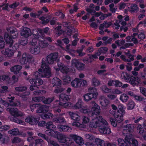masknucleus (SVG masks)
<instances>
[{
	"instance_id": "6ab92c4d",
	"label": "nucleus",
	"mask_w": 146,
	"mask_h": 146,
	"mask_svg": "<svg viewBox=\"0 0 146 146\" xmlns=\"http://www.w3.org/2000/svg\"><path fill=\"white\" fill-rule=\"evenodd\" d=\"M58 129L61 132H70L72 130L71 128L69 126L59 125L57 127Z\"/></svg>"
},
{
	"instance_id": "e433bc0d",
	"label": "nucleus",
	"mask_w": 146,
	"mask_h": 146,
	"mask_svg": "<svg viewBox=\"0 0 146 146\" xmlns=\"http://www.w3.org/2000/svg\"><path fill=\"white\" fill-rule=\"evenodd\" d=\"M69 99V96L66 94H62L60 95V100L61 101H68Z\"/></svg>"
},
{
	"instance_id": "72a5a7b5",
	"label": "nucleus",
	"mask_w": 146,
	"mask_h": 146,
	"mask_svg": "<svg viewBox=\"0 0 146 146\" xmlns=\"http://www.w3.org/2000/svg\"><path fill=\"white\" fill-rule=\"evenodd\" d=\"M46 127L47 129L55 130L56 129V126L53 124L52 122L49 121L46 123Z\"/></svg>"
},
{
	"instance_id": "473e14b6",
	"label": "nucleus",
	"mask_w": 146,
	"mask_h": 146,
	"mask_svg": "<svg viewBox=\"0 0 146 146\" xmlns=\"http://www.w3.org/2000/svg\"><path fill=\"white\" fill-rule=\"evenodd\" d=\"M123 115L121 114L118 113L117 112L115 114L114 117L115 118L116 120L119 123L121 122L123 120Z\"/></svg>"
},
{
	"instance_id": "5701e85b",
	"label": "nucleus",
	"mask_w": 146,
	"mask_h": 146,
	"mask_svg": "<svg viewBox=\"0 0 146 146\" xmlns=\"http://www.w3.org/2000/svg\"><path fill=\"white\" fill-rule=\"evenodd\" d=\"M30 50L31 53L35 54H38L40 52V47L36 45L31 46L30 47Z\"/></svg>"
},
{
	"instance_id": "a19ab883",
	"label": "nucleus",
	"mask_w": 146,
	"mask_h": 146,
	"mask_svg": "<svg viewBox=\"0 0 146 146\" xmlns=\"http://www.w3.org/2000/svg\"><path fill=\"white\" fill-rule=\"evenodd\" d=\"M124 106L122 105H120L118 106V111L117 112L118 113L122 114L124 115L125 113V111L124 110Z\"/></svg>"
},
{
	"instance_id": "2f4dec72",
	"label": "nucleus",
	"mask_w": 146,
	"mask_h": 146,
	"mask_svg": "<svg viewBox=\"0 0 146 146\" xmlns=\"http://www.w3.org/2000/svg\"><path fill=\"white\" fill-rule=\"evenodd\" d=\"M61 80L58 78L54 77L52 80V82L54 86H59L61 84Z\"/></svg>"
},
{
	"instance_id": "a18cd8bd",
	"label": "nucleus",
	"mask_w": 146,
	"mask_h": 146,
	"mask_svg": "<svg viewBox=\"0 0 146 146\" xmlns=\"http://www.w3.org/2000/svg\"><path fill=\"white\" fill-rule=\"evenodd\" d=\"M115 5L114 4L111 3L109 5L110 7V10L112 13H114L117 9V6H114Z\"/></svg>"
},
{
	"instance_id": "864d4df0",
	"label": "nucleus",
	"mask_w": 146,
	"mask_h": 146,
	"mask_svg": "<svg viewBox=\"0 0 146 146\" xmlns=\"http://www.w3.org/2000/svg\"><path fill=\"white\" fill-rule=\"evenodd\" d=\"M26 54L24 53L22 55V57L20 60V62L21 64H24L27 63V61L26 60Z\"/></svg>"
},
{
	"instance_id": "bb28decb",
	"label": "nucleus",
	"mask_w": 146,
	"mask_h": 146,
	"mask_svg": "<svg viewBox=\"0 0 146 146\" xmlns=\"http://www.w3.org/2000/svg\"><path fill=\"white\" fill-rule=\"evenodd\" d=\"M58 66L61 72L63 73L66 74L69 71L68 68L61 63L58 64Z\"/></svg>"
},
{
	"instance_id": "e2e57ef3",
	"label": "nucleus",
	"mask_w": 146,
	"mask_h": 146,
	"mask_svg": "<svg viewBox=\"0 0 146 146\" xmlns=\"http://www.w3.org/2000/svg\"><path fill=\"white\" fill-rule=\"evenodd\" d=\"M9 79V77L8 75H4L0 76V81H7Z\"/></svg>"
},
{
	"instance_id": "79ce46f5",
	"label": "nucleus",
	"mask_w": 146,
	"mask_h": 146,
	"mask_svg": "<svg viewBox=\"0 0 146 146\" xmlns=\"http://www.w3.org/2000/svg\"><path fill=\"white\" fill-rule=\"evenodd\" d=\"M137 132L140 134H142L144 132V130L142 126L140 124H138L137 127Z\"/></svg>"
},
{
	"instance_id": "bf43d9fd",
	"label": "nucleus",
	"mask_w": 146,
	"mask_h": 146,
	"mask_svg": "<svg viewBox=\"0 0 146 146\" xmlns=\"http://www.w3.org/2000/svg\"><path fill=\"white\" fill-rule=\"evenodd\" d=\"M92 84L95 86H98L100 84L99 81L95 77L92 79Z\"/></svg>"
},
{
	"instance_id": "c756f323",
	"label": "nucleus",
	"mask_w": 146,
	"mask_h": 146,
	"mask_svg": "<svg viewBox=\"0 0 146 146\" xmlns=\"http://www.w3.org/2000/svg\"><path fill=\"white\" fill-rule=\"evenodd\" d=\"M68 114L71 118L74 120L79 121L80 119L79 116L77 113L71 111L68 112Z\"/></svg>"
},
{
	"instance_id": "f03ea898",
	"label": "nucleus",
	"mask_w": 146,
	"mask_h": 146,
	"mask_svg": "<svg viewBox=\"0 0 146 146\" xmlns=\"http://www.w3.org/2000/svg\"><path fill=\"white\" fill-rule=\"evenodd\" d=\"M122 128L123 129L121 134L122 136L125 137L126 139H131L133 137L131 132L133 131L134 128L133 125L128 123L123 125Z\"/></svg>"
},
{
	"instance_id": "58836bf2",
	"label": "nucleus",
	"mask_w": 146,
	"mask_h": 146,
	"mask_svg": "<svg viewBox=\"0 0 146 146\" xmlns=\"http://www.w3.org/2000/svg\"><path fill=\"white\" fill-rule=\"evenodd\" d=\"M84 99L85 101L88 102L91 100L92 98H94V96L89 93L84 95Z\"/></svg>"
},
{
	"instance_id": "4c0bfd02",
	"label": "nucleus",
	"mask_w": 146,
	"mask_h": 146,
	"mask_svg": "<svg viewBox=\"0 0 146 146\" xmlns=\"http://www.w3.org/2000/svg\"><path fill=\"white\" fill-rule=\"evenodd\" d=\"M10 120L14 122L20 124L24 125V124L25 123L24 121H22V120L16 118V117L11 118L10 119Z\"/></svg>"
},
{
	"instance_id": "20e7f679",
	"label": "nucleus",
	"mask_w": 146,
	"mask_h": 146,
	"mask_svg": "<svg viewBox=\"0 0 146 146\" xmlns=\"http://www.w3.org/2000/svg\"><path fill=\"white\" fill-rule=\"evenodd\" d=\"M104 121L102 125L99 126V131L102 133L109 134L111 133L110 129L108 127L107 121L105 120Z\"/></svg>"
},
{
	"instance_id": "3c124183",
	"label": "nucleus",
	"mask_w": 146,
	"mask_h": 146,
	"mask_svg": "<svg viewBox=\"0 0 146 146\" xmlns=\"http://www.w3.org/2000/svg\"><path fill=\"white\" fill-rule=\"evenodd\" d=\"M59 104L63 108H68L71 106V104L70 102H59Z\"/></svg>"
},
{
	"instance_id": "f3484780",
	"label": "nucleus",
	"mask_w": 146,
	"mask_h": 146,
	"mask_svg": "<svg viewBox=\"0 0 146 146\" xmlns=\"http://www.w3.org/2000/svg\"><path fill=\"white\" fill-rule=\"evenodd\" d=\"M67 139L68 138L66 135L60 134L57 139V140L59 142L68 144L70 145L72 144L73 142H68Z\"/></svg>"
},
{
	"instance_id": "412c9836",
	"label": "nucleus",
	"mask_w": 146,
	"mask_h": 146,
	"mask_svg": "<svg viewBox=\"0 0 146 146\" xmlns=\"http://www.w3.org/2000/svg\"><path fill=\"white\" fill-rule=\"evenodd\" d=\"M49 107L45 105H42L39 104L38 109L36 110L38 113H40L42 112H47L49 111Z\"/></svg>"
},
{
	"instance_id": "a211bd4d",
	"label": "nucleus",
	"mask_w": 146,
	"mask_h": 146,
	"mask_svg": "<svg viewBox=\"0 0 146 146\" xmlns=\"http://www.w3.org/2000/svg\"><path fill=\"white\" fill-rule=\"evenodd\" d=\"M25 121L31 125H35L38 123L37 119L33 116H29L25 119Z\"/></svg>"
},
{
	"instance_id": "774afa93",
	"label": "nucleus",
	"mask_w": 146,
	"mask_h": 146,
	"mask_svg": "<svg viewBox=\"0 0 146 146\" xmlns=\"http://www.w3.org/2000/svg\"><path fill=\"white\" fill-rule=\"evenodd\" d=\"M47 141L49 143L53 145V146H60L57 142L53 140H50L49 139Z\"/></svg>"
},
{
	"instance_id": "f8f14e48",
	"label": "nucleus",
	"mask_w": 146,
	"mask_h": 146,
	"mask_svg": "<svg viewBox=\"0 0 146 146\" xmlns=\"http://www.w3.org/2000/svg\"><path fill=\"white\" fill-rule=\"evenodd\" d=\"M69 136L73 139L77 144L80 145H82L84 144V140L81 137L73 134H70Z\"/></svg>"
},
{
	"instance_id": "0eeeda50",
	"label": "nucleus",
	"mask_w": 146,
	"mask_h": 146,
	"mask_svg": "<svg viewBox=\"0 0 146 146\" xmlns=\"http://www.w3.org/2000/svg\"><path fill=\"white\" fill-rule=\"evenodd\" d=\"M71 66L75 67L78 70L80 71L83 70L85 68V64L76 58L72 60Z\"/></svg>"
},
{
	"instance_id": "9b49d317",
	"label": "nucleus",
	"mask_w": 146,
	"mask_h": 146,
	"mask_svg": "<svg viewBox=\"0 0 146 146\" xmlns=\"http://www.w3.org/2000/svg\"><path fill=\"white\" fill-rule=\"evenodd\" d=\"M133 86L137 85L141 82L140 79L138 77L130 76L127 81Z\"/></svg>"
},
{
	"instance_id": "7c9ffc66",
	"label": "nucleus",
	"mask_w": 146,
	"mask_h": 146,
	"mask_svg": "<svg viewBox=\"0 0 146 146\" xmlns=\"http://www.w3.org/2000/svg\"><path fill=\"white\" fill-rule=\"evenodd\" d=\"M53 115L52 113H43L41 115L42 118L44 119H52L53 118Z\"/></svg>"
},
{
	"instance_id": "dca6fc26",
	"label": "nucleus",
	"mask_w": 146,
	"mask_h": 146,
	"mask_svg": "<svg viewBox=\"0 0 146 146\" xmlns=\"http://www.w3.org/2000/svg\"><path fill=\"white\" fill-rule=\"evenodd\" d=\"M65 114V113L60 114L58 116L55 118L53 119V121L56 123H66V121L65 118L62 116Z\"/></svg>"
},
{
	"instance_id": "f704fd0d",
	"label": "nucleus",
	"mask_w": 146,
	"mask_h": 146,
	"mask_svg": "<svg viewBox=\"0 0 146 146\" xmlns=\"http://www.w3.org/2000/svg\"><path fill=\"white\" fill-rule=\"evenodd\" d=\"M111 25V23H108L107 21H105L104 23L101 24L99 27V29H103L104 28H107Z\"/></svg>"
},
{
	"instance_id": "37998d69",
	"label": "nucleus",
	"mask_w": 146,
	"mask_h": 146,
	"mask_svg": "<svg viewBox=\"0 0 146 146\" xmlns=\"http://www.w3.org/2000/svg\"><path fill=\"white\" fill-rule=\"evenodd\" d=\"M27 88L25 86H20L15 88L16 91L18 92H23L27 90Z\"/></svg>"
},
{
	"instance_id": "5fc2aeb1",
	"label": "nucleus",
	"mask_w": 146,
	"mask_h": 146,
	"mask_svg": "<svg viewBox=\"0 0 146 146\" xmlns=\"http://www.w3.org/2000/svg\"><path fill=\"white\" fill-rule=\"evenodd\" d=\"M45 98L43 96L35 97L33 98L32 100L36 102H40L42 101Z\"/></svg>"
},
{
	"instance_id": "f257e3e1",
	"label": "nucleus",
	"mask_w": 146,
	"mask_h": 146,
	"mask_svg": "<svg viewBox=\"0 0 146 146\" xmlns=\"http://www.w3.org/2000/svg\"><path fill=\"white\" fill-rule=\"evenodd\" d=\"M16 29L14 27H10V54L12 56L18 47L17 45L15 44L11 46L13 44V40L12 39L15 38L17 36V34L15 31Z\"/></svg>"
},
{
	"instance_id": "0e129e2a",
	"label": "nucleus",
	"mask_w": 146,
	"mask_h": 146,
	"mask_svg": "<svg viewBox=\"0 0 146 146\" xmlns=\"http://www.w3.org/2000/svg\"><path fill=\"white\" fill-rule=\"evenodd\" d=\"M60 134L59 133L58 131L52 130L51 136L53 137L54 138H56L57 139Z\"/></svg>"
},
{
	"instance_id": "cd10ccee",
	"label": "nucleus",
	"mask_w": 146,
	"mask_h": 146,
	"mask_svg": "<svg viewBox=\"0 0 146 146\" xmlns=\"http://www.w3.org/2000/svg\"><path fill=\"white\" fill-rule=\"evenodd\" d=\"M139 8L135 4H133L128 7V10L131 13L136 12L138 11Z\"/></svg>"
},
{
	"instance_id": "ea45409f",
	"label": "nucleus",
	"mask_w": 146,
	"mask_h": 146,
	"mask_svg": "<svg viewBox=\"0 0 146 146\" xmlns=\"http://www.w3.org/2000/svg\"><path fill=\"white\" fill-rule=\"evenodd\" d=\"M39 72L36 71L33 74V76L34 78L36 79H38L39 77H42V74L41 73L42 70L41 69L38 70Z\"/></svg>"
},
{
	"instance_id": "ddd939ff",
	"label": "nucleus",
	"mask_w": 146,
	"mask_h": 146,
	"mask_svg": "<svg viewBox=\"0 0 146 146\" xmlns=\"http://www.w3.org/2000/svg\"><path fill=\"white\" fill-rule=\"evenodd\" d=\"M100 104L103 108H107L109 107L110 101L104 96H101L100 98Z\"/></svg>"
},
{
	"instance_id": "49530a36",
	"label": "nucleus",
	"mask_w": 146,
	"mask_h": 146,
	"mask_svg": "<svg viewBox=\"0 0 146 146\" xmlns=\"http://www.w3.org/2000/svg\"><path fill=\"white\" fill-rule=\"evenodd\" d=\"M134 98L136 100L139 101H142L143 104H146V99H144L143 97L135 95Z\"/></svg>"
},
{
	"instance_id": "4468645a",
	"label": "nucleus",
	"mask_w": 146,
	"mask_h": 146,
	"mask_svg": "<svg viewBox=\"0 0 146 146\" xmlns=\"http://www.w3.org/2000/svg\"><path fill=\"white\" fill-rule=\"evenodd\" d=\"M89 121V119L88 117L85 116L82 117V124H80L79 122H74L72 123V125L74 126L78 127H84V124L88 123Z\"/></svg>"
},
{
	"instance_id": "338daca9",
	"label": "nucleus",
	"mask_w": 146,
	"mask_h": 146,
	"mask_svg": "<svg viewBox=\"0 0 146 146\" xmlns=\"http://www.w3.org/2000/svg\"><path fill=\"white\" fill-rule=\"evenodd\" d=\"M4 38L7 44H9V34L8 32H5L4 35Z\"/></svg>"
},
{
	"instance_id": "c03bdc74",
	"label": "nucleus",
	"mask_w": 146,
	"mask_h": 146,
	"mask_svg": "<svg viewBox=\"0 0 146 146\" xmlns=\"http://www.w3.org/2000/svg\"><path fill=\"white\" fill-rule=\"evenodd\" d=\"M134 106L135 103L132 100H130L129 101L127 105V109L129 110H132L134 108Z\"/></svg>"
},
{
	"instance_id": "1a4fd4ad",
	"label": "nucleus",
	"mask_w": 146,
	"mask_h": 146,
	"mask_svg": "<svg viewBox=\"0 0 146 146\" xmlns=\"http://www.w3.org/2000/svg\"><path fill=\"white\" fill-rule=\"evenodd\" d=\"M127 52H124V53L129 58L127 59L126 58V56L124 55H121L120 58L124 62H130L134 60V55H132L130 53V51L128 50H126Z\"/></svg>"
},
{
	"instance_id": "de8ad7c7",
	"label": "nucleus",
	"mask_w": 146,
	"mask_h": 146,
	"mask_svg": "<svg viewBox=\"0 0 146 146\" xmlns=\"http://www.w3.org/2000/svg\"><path fill=\"white\" fill-rule=\"evenodd\" d=\"M128 99V96L125 94H122L120 98V100L123 102H126Z\"/></svg>"
},
{
	"instance_id": "2eb2a0df",
	"label": "nucleus",
	"mask_w": 146,
	"mask_h": 146,
	"mask_svg": "<svg viewBox=\"0 0 146 146\" xmlns=\"http://www.w3.org/2000/svg\"><path fill=\"white\" fill-rule=\"evenodd\" d=\"M125 141L121 138H119L117 139V141L118 143V145L120 146H131V143L129 141L131 139H125Z\"/></svg>"
},
{
	"instance_id": "13d9d810",
	"label": "nucleus",
	"mask_w": 146,
	"mask_h": 146,
	"mask_svg": "<svg viewBox=\"0 0 146 146\" xmlns=\"http://www.w3.org/2000/svg\"><path fill=\"white\" fill-rule=\"evenodd\" d=\"M35 141L37 146H42L44 144L43 141L41 139H36Z\"/></svg>"
},
{
	"instance_id": "4be33fe9",
	"label": "nucleus",
	"mask_w": 146,
	"mask_h": 146,
	"mask_svg": "<svg viewBox=\"0 0 146 146\" xmlns=\"http://www.w3.org/2000/svg\"><path fill=\"white\" fill-rule=\"evenodd\" d=\"M14 97H11L10 98V106L21 107L23 105H24V104H21L19 101H17L14 102L13 100H14Z\"/></svg>"
},
{
	"instance_id": "69168bd1",
	"label": "nucleus",
	"mask_w": 146,
	"mask_h": 146,
	"mask_svg": "<svg viewBox=\"0 0 146 146\" xmlns=\"http://www.w3.org/2000/svg\"><path fill=\"white\" fill-rule=\"evenodd\" d=\"M115 42L118 46H120L124 45L125 43V41L124 40H116Z\"/></svg>"
},
{
	"instance_id": "c9c22d12",
	"label": "nucleus",
	"mask_w": 146,
	"mask_h": 146,
	"mask_svg": "<svg viewBox=\"0 0 146 146\" xmlns=\"http://www.w3.org/2000/svg\"><path fill=\"white\" fill-rule=\"evenodd\" d=\"M95 143L97 146H104V141L99 138H96L95 139Z\"/></svg>"
},
{
	"instance_id": "b1692460",
	"label": "nucleus",
	"mask_w": 146,
	"mask_h": 146,
	"mask_svg": "<svg viewBox=\"0 0 146 146\" xmlns=\"http://www.w3.org/2000/svg\"><path fill=\"white\" fill-rule=\"evenodd\" d=\"M80 82H81L80 79L78 78H76L71 82V85L72 87L75 88L80 87Z\"/></svg>"
},
{
	"instance_id": "680f3d73",
	"label": "nucleus",
	"mask_w": 146,
	"mask_h": 146,
	"mask_svg": "<svg viewBox=\"0 0 146 146\" xmlns=\"http://www.w3.org/2000/svg\"><path fill=\"white\" fill-rule=\"evenodd\" d=\"M54 97H52L51 98H48L45 99H44L42 101L44 104H48L51 103L54 100Z\"/></svg>"
},
{
	"instance_id": "423d86ee",
	"label": "nucleus",
	"mask_w": 146,
	"mask_h": 146,
	"mask_svg": "<svg viewBox=\"0 0 146 146\" xmlns=\"http://www.w3.org/2000/svg\"><path fill=\"white\" fill-rule=\"evenodd\" d=\"M58 52H54L51 53L48 55L46 57V60L45 59V61L46 63L47 62V64H54L58 58Z\"/></svg>"
},
{
	"instance_id": "aec40b11",
	"label": "nucleus",
	"mask_w": 146,
	"mask_h": 146,
	"mask_svg": "<svg viewBox=\"0 0 146 146\" xmlns=\"http://www.w3.org/2000/svg\"><path fill=\"white\" fill-rule=\"evenodd\" d=\"M21 35L25 38H27L31 35V31L28 28L24 27L21 31Z\"/></svg>"
},
{
	"instance_id": "603ef678",
	"label": "nucleus",
	"mask_w": 146,
	"mask_h": 146,
	"mask_svg": "<svg viewBox=\"0 0 146 146\" xmlns=\"http://www.w3.org/2000/svg\"><path fill=\"white\" fill-rule=\"evenodd\" d=\"M19 131L17 128H15L10 131V133L13 135H19Z\"/></svg>"
},
{
	"instance_id": "39448f33",
	"label": "nucleus",
	"mask_w": 146,
	"mask_h": 146,
	"mask_svg": "<svg viewBox=\"0 0 146 146\" xmlns=\"http://www.w3.org/2000/svg\"><path fill=\"white\" fill-rule=\"evenodd\" d=\"M105 119L102 118L101 116L97 117L95 119H93L92 121L90 122L89 126L92 127L96 128L99 127L100 125H102Z\"/></svg>"
},
{
	"instance_id": "7ed1b4c3",
	"label": "nucleus",
	"mask_w": 146,
	"mask_h": 146,
	"mask_svg": "<svg viewBox=\"0 0 146 146\" xmlns=\"http://www.w3.org/2000/svg\"><path fill=\"white\" fill-rule=\"evenodd\" d=\"M45 59H42V61L41 67L43 70V72L42 74V77L49 78L51 75V70L48 64L45 62Z\"/></svg>"
},
{
	"instance_id": "c85d7f7f",
	"label": "nucleus",
	"mask_w": 146,
	"mask_h": 146,
	"mask_svg": "<svg viewBox=\"0 0 146 146\" xmlns=\"http://www.w3.org/2000/svg\"><path fill=\"white\" fill-rule=\"evenodd\" d=\"M22 68V66L20 65H15L13 67H12L11 68V71L14 72L15 74H17L19 72V71Z\"/></svg>"
},
{
	"instance_id": "09e8293b",
	"label": "nucleus",
	"mask_w": 146,
	"mask_h": 146,
	"mask_svg": "<svg viewBox=\"0 0 146 146\" xmlns=\"http://www.w3.org/2000/svg\"><path fill=\"white\" fill-rule=\"evenodd\" d=\"M130 76L128 75L127 73L123 72L121 73V77L122 79L127 82Z\"/></svg>"
},
{
	"instance_id": "6e6552de",
	"label": "nucleus",
	"mask_w": 146,
	"mask_h": 146,
	"mask_svg": "<svg viewBox=\"0 0 146 146\" xmlns=\"http://www.w3.org/2000/svg\"><path fill=\"white\" fill-rule=\"evenodd\" d=\"M90 104L92 106H94L92 108V111L90 112L89 113L91 115V116H93L94 115H99L101 111L100 106L94 101L91 102Z\"/></svg>"
},
{
	"instance_id": "393cba45",
	"label": "nucleus",
	"mask_w": 146,
	"mask_h": 146,
	"mask_svg": "<svg viewBox=\"0 0 146 146\" xmlns=\"http://www.w3.org/2000/svg\"><path fill=\"white\" fill-rule=\"evenodd\" d=\"M83 103L81 99H79L76 103L73 106L75 109H81L84 108Z\"/></svg>"
},
{
	"instance_id": "6e6d98bb",
	"label": "nucleus",
	"mask_w": 146,
	"mask_h": 146,
	"mask_svg": "<svg viewBox=\"0 0 146 146\" xmlns=\"http://www.w3.org/2000/svg\"><path fill=\"white\" fill-rule=\"evenodd\" d=\"M21 141V139L19 137H15L11 139V142L13 143H19Z\"/></svg>"
},
{
	"instance_id": "a878e982",
	"label": "nucleus",
	"mask_w": 146,
	"mask_h": 146,
	"mask_svg": "<svg viewBox=\"0 0 146 146\" xmlns=\"http://www.w3.org/2000/svg\"><path fill=\"white\" fill-rule=\"evenodd\" d=\"M89 93L91 94L94 97V98H96L98 95L96 89L95 87H91L88 89Z\"/></svg>"
},
{
	"instance_id": "052dcab7",
	"label": "nucleus",
	"mask_w": 146,
	"mask_h": 146,
	"mask_svg": "<svg viewBox=\"0 0 146 146\" xmlns=\"http://www.w3.org/2000/svg\"><path fill=\"white\" fill-rule=\"evenodd\" d=\"M85 138L88 140L91 141H93L94 139V137L92 135L86 134L85 135Z\"/></svg>"
},
{
	"instance_id": "4d7b16f0",
	"label": "nucleus",
	"mask_w": 146,
	"mask_h": 146,
	"mask_svg": "<svg viewBox=\"0 0 146 146\" xmlns=\"http://www.w3.org/2000/svg\"><path fill=\"white\" fill-rule=\"evenodd\" d=\"M49 44L46 41H40L39 43V45L42 48H45L48 46Z\"/></svg>"
},
{
	"instance_id": "9d476101",
	"label": "nucleus",
	"mask_w": 146,
	"mask_h": 146,
	"mask_svg": "<svg viewBox=\"0 0 146 146\" xmlns=\"http://www.w3.org/2000/svg\"><path fill=\"white\" fill-rule=\"evenodd\" d=\"M10 113L14 117H22L25 115L24 113L16 108H10Z\"/></svg>"
},
{
	"instance_id": "8fccbe9b",
	"label": "nucleus",
	"mask_w": 146,
	"mask_h": 146,
	"mask_svg": "<svg viewBox=\"0 0 146 146\" xmlns=\"http://www.w3.org/2000/svg\"><path fill=\"white\" fill-rule=\"evenodd\" d=\"M62 80L65 84L70 82L71 80V78L68 76L66 75L63 76L62 78Z\"/></svg>"
}]
</instances>
